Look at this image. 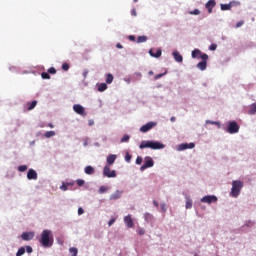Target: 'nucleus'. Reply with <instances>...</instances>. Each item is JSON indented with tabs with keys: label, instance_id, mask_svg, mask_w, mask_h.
Instances as JSON below:
<instances>
[{
	"label": "nucleus",
	"instance_id": "nucleus-1",
	"mask_svg": "<svg viewBox=\"0 0 256 256\" xmlns=\"http://www.w3.org/2000/svg\"><path fill=\"white\" fill-rule=\"evenodd\" d=\"M39 243L45 248L53 247V233L51 230H43Z\"/></svg>",
	"mask_w": 256,
	"mask_h": 256
},
{
	"label": "nucleus",
	"instance_id": "nucleus-2",
	"mask_svg": "<svg viewBox=\"0 0 256 256\" xmlns=\"http://www.w3.org/2000/svg\"><path fill=\"white\" fill-rule=\"evenodd\" d=\"M244 183L241 180L232 181L231 197H239L241 195V189H243Z\"/></svg>",
	"mask_w": 256,
	"mask_h": 256
},
{
	"label": "nucleus",
	"instance_id": "nucleus-3",
	"mask_svg": "<svg viewBox=\"0 0 256 256\" xmlns=\"http://www.w3.org/2000/svg\"><path fill=\"white\" fill-rule=\"evenodd\" d=\"M192 58L193 59H202V61H207V59H209V55L202 54L201 50L195 49L192 51Z\"/></svg>",
	"mask_w": 256,
	"mask_h": 256
},
{
	"label": "nucleus",
	"instance_id": "nucleus-4",
	"mask_svg": "<svg viewBox=\"0 0 256 256\" xmlns=\"http://www.w3.org/2000/svg\"><path fill=\"white\" fill-rule=\"evenodd\" d=\"M104 177H108L109 179L117 177V172L115 170H111L109 165L104 166L103 169Z\"/></svg>",
	"mask_w": 256,
	"mask_h": 256
},
{
	"label": "nucleus",
	"instance_id": "nucleus-5",
	"mask_svg": "<svg viewBox=\"0 0 256 256\" xmlns=\"http://www.w3.org/2000/svg\"><path fill=\"white\" fill-rule=\"evenodd\" d=\"M239 124H237V122L235 121H231L229 122V125H228V133H230L231 135L235 134V133H239Z\"/></svg>",
	"mask_w": 256,
	"mask_h": 256
},
{
	"label": "nucleus",
	"instance_id": "nucleus-6",
	"mask_svg": "<svg viewBox=\"0 0 256 256\" xmlns=\"http://www.w3.org/2000/svg\"><path fill=\"white\" fill-rule=\"evenodd\" d=\"M153 165H155V162L153 161V158L147 156V157H145V162L141 166L140 170L145 171V169H149V167H153Z\"/></svg>",
	"mask_w": 256,
	"mask_h": 256
},
{
	"label": "nucleus",
	"instance_id": "nucleus-7",
	"mask_svg": "<svg viewBox=\"0 0 256 256\" xmlns=\"http://www.w3.org/2000/svg\"><path fill=\"white\" fill-rule=\"evenodd\" d=\"M201 202L202 203H208L209 205H211V203H217V196H214V195L204 196L201 199Z\"/></svg>",
	"mask_w": 256,
	"mask_h": 256
},
{
	"label": "nucleus",
	"instance_id": "nucleus-8",
	"mask_svg": "<svg viewBox=\"0 0 256 256\" xmlns=\"http://www.w3.org/2000/svg\"><path fill=\"white\" fill-rule=\"evenodd\" d=\"M157 123L155 122H148L147 124L143 125L140 128L141 133H147V131H151V129H153V127H156Z\"/></svg>",
	"mask_w": 256,
	"mask_h": 256
},
{
	"label": "nucleus",
	"instance_id": "nucleus-9",
	"mask_svg": "<svg viewBox=\"0 0 256 256\" xmlns=\"http://www.w3.org/2000/svg\"><path fill=\"white\" fill-rule=\"evenodd\" d=\"M216 5H217V2L215 0H209L205 4V8L207 9L208 13L211 14L213 13V8H215Z\"/></svg>",
	"mask_w": 256,
	"mask_h": 256
},
{
	"label": "nucleus",
	"instance_id": "nucleus-10",
	"mask_svg": "<svg viewBox=\"0 0 256 256\" xmlns=\"http://www.w3.org/2000/svg\"><path fill=\"white\" fill-rule=\"evenodd\" d=\"M37 178V171H35L34 169H29L27 173V179H29V181H37Z\"/></svg>",
	"mask_w": 256,
	"mask_h": 256
},
{
	"label": "nucleus",
	"instance_id": "nucleus-11",
	"mask_svg": "<svg viewBox=\"0 0 256 256\" xmlns=\"http://www.w3.org/2000/svg\"><path fill=\"white\" fill-rule=\"evenodd\" d=\"M164 148H165L164 144L157 142V141H150V149L159 150V149H164Z\"/></svg>",
	"mask_w": 256,
	"mask_h": 256
},
{
	"label": "nucleus",
	"instance_id": "nucleus-12",
	"mask_svg": "<svg viewBox=\"0 0 256 256\" xmlns=\"http://www.w3.org/2000/svg\"><path fill=\"white\" fill-rule=\"evenodd\" d=\"M73 110L75 111V113H77L78 115H82L85 116V108L83 106H81V104H76L73 106Z\"/></svg>",
	"mask_w": 256,
	"mask_h": 256
},
{
	"label": "nucleus",
	"instance_id": "nucleus-13",
	"mask_svg": "<svg viewBox=\"0 0 256 256\" xmlns=\"http://www.w3.org/2000/svg\"><path fill=\"white\" fill-rule=\"evenodd\" d=\"M33 237H35V233H33V232H23L21 235V239L23 241H31V239H33Z\"/></svg>",
	"mask_w": 256,
	"mask_h": 256
},
{
	"label": "nucleus",
	"instance_id": "nucleus-14",
	"mask_svg": "<svg viewBox=\"0 0 256 256\" xmlns=\"http://www.w3.org/2000/svg\"><path fill=\"white\" fill-rule=\"evenodd\" d=\"M124 223H126L128 229H133V227H135V223H133V218H131V215L125 216Z\"/></svg>",
	"mask_w": 256,
	"mask_h": 256
},
{
	"label": "nucleus",
	"instance_id": "nucleus-15",
	"mask_svg": "<svg viewBox=\"0 0 256 256\" xmlns=\"http://www.w3.org/2000/svg\"><path fill=\"white\" fill-rule=\"evenodd\" d=\"M149 54L151 57H155L156 59H159V57H161L162 55V51L161 49H150L149 50Z\"/></svg>",
	"mask_w": 256,
	"mask_h": 256
},
{
	"label": "nucleus",
	"instance_id": "nucleus-16",
	"mask_svg": "<svg viewBox=\"0 0 256 256\" xmlns=\"http://www.w3.org/2000/svg\"><path fill=\"white\" fill-rule=\"evenodd\" d=\"M107 165L108 166H111L113 165V163H115V161H117V155L115 154H110L108 157H107Z\"/></svg>",
	"mask_w": 256,
	"mask_h": 256
},
{
	"label": "nucleus",
	"instance_id": "nucleus-17",
	"mask_svg": "<svg viewBox=\"0 0 256 256\" xmlns=\"http://www.w3.org/2000/svg\"><path fill=\"white\" fill-rule=\"evenodd\" d=\"M175 61H177V63H183V56L181 54H179V51H174L172 53Z\"/></svg>",
	"mask_w": 256,
	"mask_h": 256
},
{
	"label": "nucleus",
	"instance_id": "nucleus-18",
	"mask_svg": "<svg viewBox=\"0 0 256 256\" xmlns=\"http://www.w3.org/2000/svg\"><path fill=\"white\" fill-rule=\"evenodd\" d=\"M151 141H142L139 145V149H150Z\"/></svg>",
	"mask_w": 256,
	"mask_h": 256
},
{
	"label": "nucleus",
	"instance_id": "nucleus-19",
	"mask_svg": "<svg viewBox=\"0 0 256 256\" xmlns=\"http://www.w3.org/2000/svg\"><path fill=\"white\" fill-rule=\"evenodd\" d=\"M197 68L200 69V71H205V69H207V60L199 62Z\"/></svg>",
	"mask_w": 256,
	"mask_h": 256
},
{
	"label": "nucleus",
	"instance_id": "nucleus-20",
	"mask_svg": "<svg viewBox=\"0 0 256 256\" xmlns=\"http://www.w3.org/2000/svg\"><path fill=\"white\" fill-rule=\"evenodd\" d=\"M255 114H256V103H253L248 107V115H255Z\"/></svg>",
	"mask_w": 256,
	"mask_h": 256
},
{
	"label": "nucleus",
	"instance_id": "nucleus-21",
	"mask_svg": "<svg viewBox=\"0 0 256 256\" xmlns=\"http://www.w3.org/2000/svg\"><path fill=\"white\" fill-rule=\"evenodd\" d=\"M26 107L28 111H33V108L37 107V101L27 102Z\"/></svg>",
	"mask_w": 256,
	"mask_h": 256
},
{
	"label": "nucleus",
	"instance_id": "nucleus-22",
	"mask_svg": "<svg viewBox=\"0 0 256 256\" xmlns=\"http://www.w3.org/2000/svg\"><path fill=\"white\" fill-rule=\"evenodd\" d=\"M121 191L117 190L114 194L110 196V199L115 201L117 199H121Z\"/></svg>",
	"mask_w": 256,
	"mask_h": 256
},
{
	"label": "nucleus",
	"instance_id": "nucleus-23",
	"mask_svg": "<svg viewBox=\"0 0 256 256\" xmlns=\"http://www.w3.org/2000/svg\"><path fill=\"white\" fill-rule=\"evenodd\" d=\"M84 171L86 175H93V173H95V168H93V166H86Z\"/></svg>",
	"mask_w": 256,
	"mask_h": 256
},
{
	"label": "nucleus",
	"instance_id": "nucleus-24",
	"mask_svg": "<svg viewBox=\"0 0 256 256\" xmlns=\"http://www.w3.org/2000/svg\"><path fill=\"white\" fill-rule=\"evenodd\" d=\"M144 219L147 223H153V215L150 213L144 214Z\"/></svg>",
	"mask_w": 256,
	"mask_h": 256
},
{
	"label": "nucleus",
	"instance_id": "nucleus-25",
	"mask_svg": "<svg viewBox=\"0 0 256 256\" xmlns=\"http://www.w3.org/2000/svg\"><path fill=\"white\" fill-rule=\"evenodd\" d=\"M221 11H231V3L230 4H221Z\"/></svg>",
	"mask_w": 256,
	"mask_h": 256
},
{
	"label": "nucleus",
	"instance_id": "nucleus-26",
	"mask_svg": "<svg viewBox=\"0 0 256 256\" xmlns=\"http://www.w3.org/2000/svg\"><path fill=\"white\" fill-rule=\"evenodd\" d=\"M192 207H193V200H191V198H186L185 208L186 209H191Z\"/></svg>",
	"mask_w": 256,
	"mask_h": 256
},
{
	"label": "nucleus",
	"instance_id": "nucleus-27",
	"mask_svg": "<svg viewBox=\"0 0 256 256\" xmlns=\"http://www.w3.org/2000/svg\"><path fill=\"white\" fill-rule=\"evenodd\" d=\"M98 91H100V93H103V91H107V85L105 83H100L98 85Z\"/></svg>",
	"mask_w": 256,
	"mask_h": 256
},
{
	"label": "nucleus",
	"instance_id": "nucleus-28",
	"mask_svg": "<svg viewBox=\"0 0 256 256\" xmlns=\"http://www.w3.org/2000/svg\"><path fill=\"white\" fill-rule=\"evenodd\" d=\"M44 137L46 139H51V137H55V131H47L45 134H44Z\"/></svg>",
	"mask_w": 256,
	"mask_h": 256
},
{
	"label": "nucleus",
	"instance_id": "nucleus-29",
	"mask_svg": "<svg viewBox=\"0 0 256 256\" xmlns=\"http://www.w3.org/2000/svg\"><path fill=\"white\" fill-rule=\"evenodd\" d=\"M185 149H189V144L184 143L178 146V151H185Z\"/></svg>",
	"mask_w": 256,
	"mask_h": 256
},
{
	"label": "nucleus",
	"instance_id": "nucleus-30",
	"mask_svg": "<svg viewBox=\"0 0 256 256\" xmlns=\"http://www.w3.org/2000/svg\"><path fill=\"white\" fill-rule=\"evenodd\" d=\"M106 83L108 85H111V83H113V74H107Z\"/></svg>",
	"mask_w": 256,
	"mask_h": 256
},
{
	"label": "nucleus",
	"instance_id": "nucleus-31",
	"mask_svg": "<svg viewBox=\"0 0 256 256\" xmlns=\"http://www.w3.org/2000/svg\"><path fill=\"white\" fill-rule=\"evenodd\" d=\"M25 255V247H21L18 249L16 256H22Z\"/></svg>",
	"mask_w": 256,
	"mask_h": 256
},
{
	"label": "nucleus",
	"instance_id": "nucleus-32",
	"mask_svg": "<svg viewBox=\"0 0 256 256\" xmlns=\"http://www.w3.org/2000/svg\"><path fill=\"white\" fill-rule=\"evenodd\" d=\"M147 41V36H139L137 38V43H145Z\"/></svg>",
	"mask_w": 256,
	"mask_h": 256
},
{
	"label": "nucleus",
	"instance_id": "nucleus-33",
	"mask_svg": "<svg viewBox=\"0 0 256 256\" xmlns=\"http://www.w3.org/2000/svg\"><path fill=\"white\" fill-rule=\"evenodd\" d=\"M107 191H109V187H107V186H101L99 188V193L100 194L107 193Z\"/></svg>",
	"mask_w": 256,
	"mask_h": 256
},
{
	"label": "nucleus",
	"instance_id": "nucleus-34",
	"mask_svg": "<svg viewBox=\"0 0 256 256\" xmlns=\"http://www.w3.org/2000/svg\"><path fill=\"white\" fill-rule=\"evenodd\" d=\"M69 251H70V253H71L72 256H76L77 253H78V250H77V248H75V247L70 248Z\"/></svg>",
	"mask_w": 256,
	"mask_h": 256
},
{
	"label": "nucleus",
	"instance_id": "nucleus-35",
	"mask_svg": "<svg viewBox=\"0 0 256 256\" xmlns=\"http://www.w3.org/2000/svg\"><path fill=\"white\" fill-rule=\"evenodd\" d=\"M189 15H201V11L199 9H194L189 12Z\"/></svg>",
	"mask_w": 256,
	"mask_h": 256
},
{
	"label": "nucleus",
	"instance_id": "nucleus-36",
	"mask_svg": "<svg viewBox=\"0 0 256 256\" xmlns=\"http://www.w3.org/2000/svg\"><path fill=\"white\" fill-rule=\"evenodd\" d=\"M18 171H20V173H24V171H27V165H21L18 167Z\"/></svg>",
	"mask_w": 256,
	"mask_h": 256
},
{
	"label": "nucleus",
	"instance_id": "nucleus-37",
	"mask_svg": "<svg viewBox=\"0 0 256 256\" xmlns=\"http://www.w3.org/2000/svg\"><path fill=\"white\" fill-rule=\"evenodd\" d=\"M41 77H42V79H51V75H49V73H47V72H43L41 74Z\"/></svg>",
	"mask_w": 256,
	"mask_h": 256
},
{
	"label": "nucleus",
	"instance_id": "nucleus-38",
	"mask_svg": "<svg viewBox=\"0 0 256 256\" xmlns=\"http://www.w3.org/2000/svg\"><path fill=\"white\" fill-rule=\"evenodd\" d=\"M130 137L129 135H124L121 139V143H127V141H129Z\"/></svg>",
	"mask_w": 256,
	"mask_h": 256
},
{
	"label": "nucleus",
	"instance_id": "nucleus-39",
	"mask_svg": "<svg viewBox=\"0 0 256 256\" xmlns=\"http://www.w3.org/2000/svg\"><path fill=\"white\" fill-rule=\"evenodd\" d=\"M76 183L79 187H83V185H85V180L78 179Z\"/></svg>",
	"mask_w": 256,
	"mask_h": 256
},
{
	"label": "nucleus",
	"instance_id": "nucleus-40",
	"mask_svg": "<svg viewBox=\"0 0 256 256\" xmlns=\"http://www.w3.org/2000/svg\"><path fill=\"white\" fill-rule=\"evenodd\" d=\"M125 161H126L127 163H131V154L126 153V155H125Z\"/></svg>",
	"mask_w": 256,
	"mask_h": 256
},
{
	"label": "nucleus",
	"instance_id": "nucleus-41",
	"mask_svg": "<svg viewBox=\"0 0 256 256\" xmlns=\"http://www.w3.org/2000/svg\"><path fill=\"white\" fill-rule=\"evenodd\" d=\"M141 163H143V158L141 156H138L136 158V165H141Z\"/></svg>",
	"mask_w": 256,
	"mask_h": 256
},
{
	"label": "nucleus",
	"instance_id": "nucleus-42",
	"mask_svg": "<svg viewBox=\"0 0 256 256\" xmlns=\"http://www.w3.org/2000/svg\"><path fill=\"white\" fill-rule=\"evenodd\" d=\"M62 70H63V71H69V64L63 63V64H62Z\"/></svg>",
	"mask_w": 256,
	"mask_h": 256
},
{
	"label": "nucleus",
	"instance_id": "nucleus-43",
	"mask_svg": "<svg viewBox=\"0 0 256 256\" xmlns=\"http://www.w3.org/2000/svg\"><path fill=\"white\" fill-rule=\"evenodd\" d=\"M48 73H50L51 75H55V73H57V70L53 67L48 69Z\"/></svg>",
	"mask_w": 256,
	"mask_h": 256
},
{
	"label": "nucleus",
	"instance_id": "nucleus-44",
	"mask_svg": "<svg viewBox=\"0 0 256 256\" xmlns=\"http://www.w3.org/2000/svg\"><path fill=\"white\" fill-rule=\"evenodd\" d=\"M210 51H217V44H211L209 46Z\"/></svg>",
	"mask_w": 256,
	"mask_h": 256
},
{
	"label": "nucleus",
	"instance_id": "nucleus-45",
	"mask_svg": "<svg viewBox=\"0 0 256 256\" xmlns=\"http://www.w3.org/2000/svg\"><path fill=\"white\" fill-rule=\"evenodd\" d=\"M60 189H61L62 191H67L68 187H67V185H66L65 183H63V184L61 185Z\"/></svg>",
	"mask_w": 256,
	"mask_h": 256
},
{
	"label": "nucleus",
	"instance_id": "nucleus-46",
	"mask_svg": "<svg viewBox=\"0 0 256 256\" xmlns=\"http://www.w3.org/2000/svg\"><path fill=\"white\" fill-rule=\"evenodd\" d=\"M27 253H33V248L31 246H26Z\"/></svg>",
	"mask_w": 256,
	"mask_h": 256
},
{
	"label": "nucleus",
	"instance_id": "nucleus-47",
	"mask_svg": "<svg viewBox=\"0 0 256 256\" xmlns=\"http://www.w3.org/2000/svg\"><path fill=\"white\" fill-rule=\"evenodd\" d=\"M165 75V73H162V74H157L154 79L155 81H157V79H161V77H163Z\"/></svg>",
	"mask_w": 256,
	"mask_h": 256
},
{
	"label": "nucleus",
	"instance_id": "nucleus-48",
	"mask_svg": "<svg viewBox=\"0 0 256 256\" xmlns=\"http://www.w3.org/2000/svg\"><path fill=\"white\" fill-rule=\"evenodd\" d=\"M138 235H145V229L140 228V229L138 230Z\"/></svg>",
	"mask_w": 256,
	"mask_h": 256
},
{
	"label": "nucleus",
	"instance_id": "nucleus-49",
	"mask_svg": "<svg viewBox=\"0 0 256 256\" xmlns=\"http://www.w3.org/2000/svg\"><path fill=\"white\" fill-rule=\"evenodd\" d=\"M206 123H209L210 125H219V122L210 121V120H207Z\"/></svg>",
	"mask_w": 256,
	"mask_h": 256
},
{
	"label": "nucleus",
	"instance_id": "nucleus-50",
	"mask_svg": "<svg viewBox=\"0 0 256 256\" xmlns=\"http://www.w3.org/2000/svg\"><path fill=\"white\" fill-rule=\"evenodd\" d=\"M85 213V210H83L81 207L78 208V215H83Z\"/></svg>",
	"mask_w": 256,
	"mask_h": 256
},
{
	"label": "nucleus",
	"instance_id": "nucleus-51",
	"mask_svg": "<svg viewBox=\"0 0 256 256\" xmlns=\"http://www.w3.org/2000/svg\"><path fill=\"white\" fill-rule=\"evenodd\" d=\"M131 15H132V17H137V10L132 9L131 10Z\"/></svg>",
	"mask_w": 256,
	"mask_h": 256
},
{
	"label": "nucleus",
	"instance_id": "nucleus-52",
	"mask_svg": "<svg viewBox=\"0 0 256 256\" xmlns=\"http://www.w3.org/2000/svg\"><path fill=\"white\" fill-rule=\"evenodd\" d=\"M134 77H137V79H141L142 75H141L140 72H136V73L134 74Z\"/></svg>",
	"mask_w": 256,
	"mask_h": 256
},
{
	"label": "nucleus",
	"instance_id": "nucleus-53",
	"mask_svg": "<svg viewBox=\"0 0 256 256\" xmlns=\"http://www.w3.org/2000/svg\"><path fill=\"white\" fill-rule=\"evenodd\" d=\"M243 23H244L243 21L237 22V23H236V27H237V28L242 27Z\"/></svg>",
	"mask_w": 256,
	"mask_h": 256
},
{
	"label": "nucleus",
	"instance_id": "nucleus-54",
	"mask_svg": "<svg viewBox=\"0 0 256 256\" xmlns=\"http://www.w3.org/2000/svg\"><path fill=\"white\" fill-rule=\"evenodd\" d=\"M195 143H189L188 144V149H194Z\"/></svg>",
	"mask_w": 256,
	"mask_h": 256
},
{
	"label": "nucleus",
	"instance_id": "nucleus-55",
	"mask_svg": "<svg viewBox=\"0 0 256 256\" xmlns=\"http://www.w3.org/2000/svg\"><path fill=\"white\" fill-rule=\"evenodd\" d=\"M113 223H115V218H112V219L108 222L109 227H111V225H113Z\"/></svg>",
	"mask_w": 256,
	"mask_h": 256
},
{
	"label": "nucleus",
	"instance_id": "nucleus-56",
	"mask_svg": "<svg viewBox=\"0 0 256 256\" xmlns=\"http://www.w3.org/2000/svg\"><path fill=\"white\" fill-rule=\"evenodd\" d=\"M128 39L130 40V41H135V36H133V35H130L129 37H128Z\"/></svg>",
	"mask_w": 256,
	"mask_h": 256
},
{
	"label": "nucleus",
	"instance_id": "nucleus-57",
	"mask_svg": "<svg viewBox=\"0 0 256 256\" xmlns=\"http://www.w3.org/2000/svg\"><path fill=\"white\" fill-rule=\"evenodd\" d=\"M116 47H117V49H123V45H121V43H117Z\"/></svg>",
	"mask_w": 256,
	"mask_h": 256
},
{
	"label": "nucleus",
	"instance_id": "nucleus-58",
	"mask_svg": "<svg viewBox=\"0 0 256 256\" xmlns=\"http://www.w3.org/2000/svg\"><path fill=\"white\" fill-rule=\"evenodd\" d=\"M161 209H162V211H164V212L167 211V208L165 207V204H162V205H161Z\"/></svg>",
	"mask_w": 256,
	"mask_h": 256
},
{
	"label": "nucleus",
	"instance_id": "nucleus-59",
	"mask_svg": "<svg viewBox=\"0 0 256 256\" xmlns=\"http://www.w3.org/2000/svg\"><path fill=\"white\" fill-rule=\"evenodd\" d=\"M170 121H171V123H175V121H176L175 116H172V117L170 118Z\"/></svg>",
	"mask_w": 256,
	"mask_h": 256
},
{
	"label": "nucleus",
	"instance_id": "nucleus-60",
	"mask_svg": "<svg viewBox=\"0 0 256 256\" xmlns=\"http://www.w3.org/2000/svg\"><path fill=\"white\" fill-rule=\"evenodd\" d=\"M153 205L155 206V207H159V202L158 201H153Z\"/></svg>",
	"mask_w": 256,
	"mask_h": 256
},
{
	"label": "nucleus",
	"instance_id": "nucleus-61",
	"mask_svg": "<svg viewBox=\"0 0 256 256\" xmlns=\"http://www.w3.org/2000/svg\"><path fill=\"white\" fill-rule=\"evenodd\" d=\"M48 127H50V129H53L55 127V125H53L52 123H49Z\"/></svg>",
	"mask_w": 256,
	"mask_h": 256
},
{
	"label": "nucleus",
	"instance_id": "nucleus-62",
	"mask_svg": "<svg viewBox=\"0 0 256 256\" xmlns=\"http://www.w3.org/2000/svg\"><path fill=\"white\" fill-rule=\"evenodd\" d=\"M89 125H93V120H89Z\"/></svg>",
	"mask_w": 256,
	"mask_h": 256
},
{
	"label": "nucleus",
	"instance_id": "nucleus-63",
	"mask_svg": "<svg viewBox=\"0 0 256 256\" xmlns=\"http://www.w3.org/2000/svg\"><path fill=\"white\" fill-rule=\"evenodd\" d=\"M126 82H127V83H131V79H127Z\"/></svg>",
	"mask_w": 256,
	"mask_h": 256
},
{
	"label": "nucleus",
	"instance_id": "nucleus-64",
	"mask_svg": "<svg viewBox=\"0 0 256 256\" xmlns=\"http://www.w3.org/2000/svg\"><path fill=\"white\" fill-rule=\"evenodd\" d=\"M149 75H153V71H149Z\"/></svg>",
	"mask_w": 256,
	"mask_h": 256
}]
</instances>
